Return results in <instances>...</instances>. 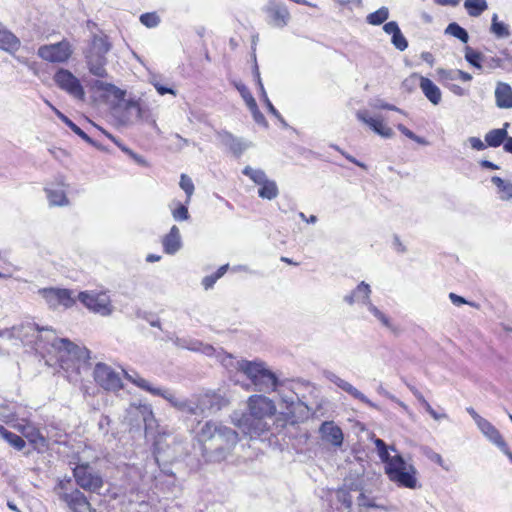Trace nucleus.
I'll return each mask as SVG.
<instances>
[{
    "instance_id": "obj_1",
    "label": "nucleus",
    "mask_w": 512,
    "mask_h": 512,
    "mask_svg": "<svg viewBox=\"0 0 512 512\" xmlns=\"http://www.w3.org/2000/svg\"><path fill=\"white\" fill-rule=\"evenodd\" d=\"M202 444V455L207 462L220 463L228 458L238 443V433L230 427L207 421L196 432Z\"/></svg>"
},
{
    "instance_id": "obj_2",
    "label": "nucleus",
    "mask_w": 512,
    "mask_h": 512,
    "mask_svg": "<svg viewBox=\"0 0 512 512\" xmlns=\"http://www.w3.org/2000/svg\"><path fill=\"white\" fill-rule=\"evenodd\" d=\"M247 412L235 411L231 414V422L251 439L261 436L268 431L269 423L276 413L273 400L264 395H251L247 400Z\"/></svg>"
},
{
    "instance_id": "obj_3",
    "label": "nucleus",
    "mask_w": 512,
    "mask_h": 512,
    "mask_svg": "<svg viewBox=\"0 0 512 512\" xmlns=\"http://www.w3.org/2000/svg\"><path fill=\"white\" fill-rule=\"evenodd\" d=\"M37 349L55 353L63 369L79 370L82 364L90 359V351L82 345L76 344L67 338L57 337L55 331L48 327L39 329Z\"/></svg>"
},
{
    "instance_id": "obj_4",
    "label": "nucleus",
    "mask_w": 512,
    "mask_h": 512,
    "mask_svg": "<svg viewBox=\"0 0 512 512\" xmlns=\"http://www.w3.org/2000/svg\"><path fill=\"white\" fill-rule=\"evenodd\" d=\"M374 443L379 458L385 464V473L390 481L399 487L412 490L420 487L417 478L418 471L413 464L406 462L399 454L391 456L388 450H396L393 446L387 447L383 440L375 439Z\"/></svg>"
},
{
    "instance_id": "obj_5",
    "label": "nucleus",
    "mask_w": 512,
    "mask_h": 512,
    "mask_svg": "<svg viewBox=\"0 0 512 512\" xmlns=\"http://www.w3.org/2000/svg\"><path fill=\"white\" fill-rule=\"evenodd\" d=\"M111 48L112 44L106 35H93L83 50L86 68L91 75L101 79L108 76L106 65Z\"/></svg>"
},
{
    "instance_id": "obj_6",
    "label": "nucleus",
    "mask_w": 512,
    "mask_h": 512,
    "mask_svg": "<svg viewBox=\"0 0 512 512\" xmlns=\"http://www.w3.org/2000/svg\"><path fill=\"white\" fill-rule=\"evenodd\" d=\"M237 371L242 372L260 392L275 391L279 383L277 376L262 361H238Z\"/></svg>"
},
{
    "instance_id": "obj_7",
    "label": "nucleus",
    "mask_w": 512,
    "mask_h": 512,
    "mask_svg": "<svg viewBox=\"0 0 512 512\" xmlns=\"http://www.w3.org/2000/svg\"><path fill=\"white\" fill-rule=\"evenodd\" d=\"M56 87L76 101H85L86 92L81 80L69 69L59 67L53 74Z\"/></svg>"
},
{
    "instance_id": "obj_8",
    "label": "nucleus",
    "mask_w": 512,
    "mask_h": 512,
    "mask_svg": "<svg viewBox=\"0 0 512 512\" xmlns=\"http://www.w3.org/2000/svg\"><path fill=\"white\" fill-rule=\"evenodd\" d=\"M77 299L91 312L101 316H109L114 308L108 291L86 290L78 294Z\"/></svg>"
},
{
    "instance_id": "obj_9",
    "label": "nucleus",
    "mask_w": 512,
    "mask_h": 512,
    "mask_svg": "<svg viewBox=\"0 0 512 512\" xmlns=\"http://www.w3.org/2000/svg\"><path fill=\"white\" fill-rule=\"evenodd\" d=\"M189 405L192 406L189 414L205 415L219 411L227 405V400L219 393L208 391L189 398Z\"/></svg>"
},
{
    "instance_id": "obj_10",
    "label": "nucleus",
    "mask_w": 512,
    "mask_h": 512,
    "mask_svg": "<svg viewBox=\"0 0 512 512\" xmlns=\"http://www.w3.org/2000/svg\"><path fill=\"white\" fill-rule=\"evenodd\" d=\"M73 52L72 44L64 39L57 43L41 45L37 50V55L46 62L64 64L69 61Z\"/></svg>"
},
{
    "instance_id": "obj_11",
    "label": "nucleus",
    "mask_w": 512,
    "mask_h": 512,
    "mask_svg": "<svg viewBox=\"0 0 512 512\" xmlns=\"http://www.w3.org/2000/svg\"><path fill=\"white\" fill-rule=\"evenodd\" d=\"M69 184L63 175H57L47 181L44 185V192L50 207H67L70 200L67 196Z\"/></svg>"
},
{
    "instance_id": "obj_12",
    "label": "nucleus",
    "mask_w": 512,
    "mask_h": 512,
    "mask_svg": "<svg viewBox=\"0 0 512 512\" xmlns=\"http://www.w3.org/2000/svg\"><path fill=\"white\" fill-rule=\"evenodd\" d=\"M125 420L132 426L144 423L145 429H152L156 423L152 408L147 403L132 402L126 409Z\"/></svg>"
},
{
    "instance_id": "obj_13",
    "label": "nucleus",
    "mask_w": 512,
    "mask_h": 512,
    "mask_svg": "<svg viewBox=\"0 0 512 512\" xmlns=\"http://www.w3.org/2000/svg\"><path fill=\"white\" fill-rule=\"evenodd\" d=\"M93 377L104 390L115 392L123 387L119 373L105 363L99 362L95 365Z\"/></svg>"
},
{
    "instance_id": "obj_14",
    "label": "nucleus",
    "mask_w": 512,
    "mask_h": 512,
    "mask_svg": "<svg viewBox=\"0 0 512 512\" xmlns=\"http://www.w3.org/2000/svg\"><path fill=\"white\" fill-rule=\"evenodd\" d=\"M73 475L77 484L84 490L96 492L103 486L101 476L94 472L87 462L76 465Z\"/></svg>"
},
{
    "instance_id": "obj_15",
    "label": "nucleus",
    "mask_w": 512,
    "mask_h": 512,
    "mask_svg": "<svg viewBox=\"0 0 512 512\" xmlns=\"http://www.w3.org/2000/svg\"><path fill=\"white\" fill-rule=\"evenodd\" d=\"M39 294L43 297L48 306L53 309L59 306L70 308L76 302L72 291L69 289L43 288L39 290Z\"/></svg>"
},
{
    "instance_id": "obj_16",
    "label": "nucleus",
    "mask_w": 512,
    "mask_h": 512,
    "mask_svg": "<svg viewBox=\"0 0 512 512\" xmlns=\"http://www.w3.org/2000/svg\"><path fill=\"white\" fill-rule=\"evenodd\" d=\"M356 118L383 138H392L394 136L392 128L385 124L381 116L373 117L368 110L361 109L356 112Z\"/></svg>"
},
{
    "instance_id": "obj_17",
    "label": "nucleus",
    "mask_w": 512,
    "mask_h": 512,
    "mask_svg": "<svg viewBox=\"0 0 512 512\" xmlns=\"http://www.w3.org/2000/svg\"><path fill=\"white\" fill-rule=\"evenodd\" d=\"M264 12L267 14V23L279 29L284 28L291 18L288 8L282 3L270 2Z\"/></svg>"
},
{
    "instance_id": "obj_18",
    "label": "nucleus",
    "mask_w": 512,
    "mask_h": 512,
    "mask_svg": "<svg viewBox=\"0 0 512 512\" xmlns=\"http://www.w3.org/2000/svg\"><path fill=\"white\" fill-rule=\"evenodd\" d=\"M419 82V86L425 95V97L433 104L438 105L442 100V93L440 88L433 83L429 78L421 76L417 73H413L407 79L404 80L406 85L408 82Z\"/></svg>"
},
{
    "instance_id": "obj_19",
    "label": "nucleus",
    "mask_w": 512,
    "mask_h": 512,
    "mask_svg": "<svg viewBox=\"0 0 512 512\" xmlns=\"http://www.w3.org/2000/svg\"><path fill=\"white\" fill-rule=\"evenodd\" d=\"M324 377L328 381H330L331 383L335 384L337 387L342 389L343 391L347 392L349 395H351L355 399L361 401L362 403L368 405L369 407L378 408L377 405L375 403H373L372 401H370L362 392H360L352 384H350L346 380L342 379L334 372L325 371Z\"/></svg>"
},
{
    "instance_id": "obj_20",
    "label": "nucleus",
    "mask_w": 512,
    "mask_h": 512,
    "mask_svg": "<svg viewBox=\"0 0 512 512\" xmlns=\"http://www.w3.org/2000/svg\"><path fill=\"white\" fill-rule=\"evenodd\" d=\"M146 112L147 110L142 107L139 100H127L123 104V112L120 117V121L125 125L133 124L144 119Z\"/></svg>"
},
{
    "instance_id": "obj_21",
    "label": "nucleus",
    "mask_w": 512,
    "mask_h": 512,
    "mask_svg": "<svg viewBox=\"0 0 512 512\" xmlns=\"http://www.w3.org/2000/svg\"><path fill=\"white\" fill-rule=\"evenodd\" d=\"M371 293L370 285L362 281L349 294L345 295L343 300L350 306L360 304L366 307L371 302Z\"/></svg>"
},
{
    "instance_id": "obj_22",
    "label": "nucleus",
    "mask_w": 512,
    "mask_h": 512,
    "mask_svg": "<svg viewBox=\"0 0 512 512\" xmlns=\"http://www.w3.org/2000/svg\"><path fill=\"white\" fill-rule=\"evenodd\" d=\"M321 438L335 447H340L343 443V432L341 428L333 421H325L319 428Z\"/></svg>"
},
{
    "instance_id": "obj_23",
    "label": "nucleus",
    "mask_w": 512,
    "mask_h": 512,
    "mask_svg": "<svg viewBox=\"0 0 512 512\" xmlns=\"http://www.w3.org/2000/svg\"><path fill=\"white\" fill-rule=\"evenodd\" d=\"M61 499L74 512H91V506L82 492L75 489L71 493H64Z\"/></svg>"
},
{
    "instance_id": "obj_24",
    "label": "nucleus",
    "mask_w": 512,
    "mask_h": 512,
    "mask_svg": "<svg viewBox=\"0 0 512 512\" xmlns=\"http://www.w3.org/2000/svg\"><path fill=\"white\" fill-rule=\"evenodd\" d=\"M481 433L499 449H506V442L503 439L499 430L487 419L480 421L477 425Z\"/></svg>"
},
{
    "instance_id": "obj_25",
    "label": "nucleus",
    "mask_w": 512,
    "mask_h": 512,
    "mask_svg": "<svg viewBox=\"0 0 512 512\" xmlns=\"http://www.w3.org/2000/svg\"><path fill=\"white\" fill-rule=\"evenodd\" d=\"M162 246L163 250L166 254L174 255L177 253L182 247V239L180 230L176 225H173L169 231L162 238Z\"/></svg>"
},
{
    "instance_id": "obj_26",
    "label": "nucleus",
    "mask_w": 512,
    "mask_h": 512,
    "mask_svg": "<svg viewBox=\"0 0 512 512\" xmlns=\"http://www.w3.org/2000/svg\"><path fill=\"white\" fill-rule=\"evenodd\" d=\"M151 394L156 396H161L165 400H167L173 407L177 408L178 410L182 412L188 413L189 410H191V405H189V399H180L175 396L173 392L167 389L162 388H155L153 387Z\"/></svg>"
},
{
    "instance_id": "obj_27",
    "label": "nucleus",
    "mask_w": 512,
    "mask_h": 512,
    "mask_svg": "<svg viewBox=\"0 0 512 512\" xmlns=\"http://www.w3.org/2000/svg\"><path fill=\"white\" fill-rule=\"evenodd\" d=\"M494 95L497 107L501 109L512 108V88L508 83L497 82Z\"/></svg>"
},
{
    "instance_id": "obj_28",
    "label": "nucleus",
    "mask_w": 512,
    "mask_h": 512,
    "mask_svg": "<svg viewBox=\"0 0 512 512\" xmlns=\"http://www.w3.org/2000/svg\"><path fill=\"white\" fill-rule=\"evenodd\" d=\"M39 329H41L39 326L35 324H23L18 327H13L11 329H0V338L5 339H13V338H20L21 340H24L23 337L29 332V331H36L39 334Z\"/></svg>"
},
{
    "instance_id": "obj_29",
    "label": "nucleus",
    "mask_w": 512,
    "mask_h": 512,
    "mask_svg": "<svg viewBox=\"0 0 512 512\" xmlns=\"http://www.w3.org/2000/svg\"><path fill=\"white\" fill-rule=\"evenodd\" d=\"M21 46V42L18 37H16L11 31H9L6 27L3 28L0 34V49L14 54L19 50Z\"/></svg>"
},
{
    "instance_id": "obj_30",
    "label": "nucleus",
    "mask_w": 512,
    "mask_h": 512,
    "mask_svg": "<svg viewBox=\"0 0 512 512\" xmlns=\"http://www.w3.org/2000/svg\"><path fill=\"white\" fill-rule=\"evenodd\" d=\"M21 46V42L18 37H16L11 31H9L6 27L3 28L0 34V49L14 54L19 50Z\"/></svg>"
},
{
    "instance_id": "obj_31",
    "label": "nucleus",
    "mask_w": 512,
    "mask_h": 512,
    "mask_svg": "<svg viewBox=\"0 0 512 512\" xmlns=\"http://www.w3.org/2000/svg\"><path fill=\"white\" fill-rule=\"evenodd\" d=\"M21 46V42L18 37H16L11 31H9L6 27L3 28L0 34V49L14 54L19 50Z\"/></svg>"
},
{
    "instance_id": "obj_32",
    "label": "nucleus",
    "mask_w": 512,
    "mask_h": 512,
    "mask_svg": "<svg viewBox=\"0 0 512 512\" xmlns=\"http://www.w3.org/2000/svg\"><path fill=\"white\" fill-rule=\"evenodd\" d=\"M91 87L96 91L103 92L106 95L113 96L117 100H122L125 96V91L121 90L114 84L102 81L100 79L93 80L91 82Z\"/></svg>"
},
{
    "instance_id": "obj_33",
    "label": "nucleus",
    "mask_w": 512,
    "mask_h": 512,
    "mask_svg": "<svg viewBox=\"0 0 512 512\" xmlns=\"http://www.w3.org/2000/svg\"><path fill=\"white\" fill-rule=\"evenodd\" d=\"M17 429L22 435L28 439V441L35 445H45V438L40 434L39 430L32 424L18 425Z\"/></svg>"
},
{
    "instance_id": "obj_34",
    "label": "nucleus",
    "mask_w": 512,
    "mask_h": 512,
    "mask_svg": "<svg viewBox=\"0 0 512 512\" xmlns=\"http://www.w3.org/2000/svg\"><path fill=\"white\" fill-rule=\"evenodd\" d=\"M490 32L497 39H504L511 36L509 25L499 21L498 14L494 13L491 17Z\"/></svg>"
},
{
    "instance_id": "obj_35",
    "label": "nucleus",
    "mask_w": 512,
    "mask_h": 512,
    "mask_svg": "<svg viewBox=\"0 0 512 512\" xmlns=\"http://www.w3.org/2000/svg\"><path fill=\"white\" fill-rule=\"evenodd\" d=\"M491 182L497 187V193L501 200L509 201L512 199V182L498 176H493Z\"/></svg>"
},
{
    "instance_id": "obj_36",
    "label": "nucleus",
    "mask_w": 512,
    "mask_h": 512,
    "mask_svg": "<svg viewBox=\"0 0 512 512\" xmlns=\"http://www.w3.org/2000/svg\"><path fill=\"white\" fill-rule=\"evenodd\" d=\"M256 78H257V84H258L259 91H260V97L263 100V102L265 103L268 111L273 116H275L284 126H287V123L285 122V120L282 118L280 113L277 111V109L273 106V104L271 103L270 99L268 98V95L266 93V90L264 88V85L262 83V80L260 78V74H259L258 71H256Z\"/></svg>"
},
{
    "instance_id": "obj_37",
    "label": "nucleus",
    "mask_w": 512,
    "mask_h": 512,
    "mask_svg": "<svg viewBox=\"0 0 512 512\" xmlns=\"http://www.w3.org/2000/svg\"><path fill=\"white\" fill-rule=\"evenodd\" d=\"M508 125L509 124L506 123L504 128L490 130L485 135V141H486L487 145L490 147L500 146L506 139V136H507L506 127Z\"/></svg>"
},
{
    "instance_id": "obj_38",
    "label": "nucleus",
    "mask_w": 512,
    "mask_h": 512,
    "mask_svg": "<svg viewBox=\"0 0 512 512\" xmlns=\"http://www.w3.org/2000/svg\"><path fill=\"white\" fill-rule=\"evenodd\" d=\"M0 437L8 442L13 448L21 451L26 443L19 435L8 431L4 426L0 425Z\"/></svg>"
},
{
    "instance_id": "obj_39",
    "label": "nucleus",
    "mask_w": 512,
    "mask_h": 512,
    "mask_svg": "<svg viewBox=\"0 0 512 512\" xmlns=\"http://www.w3.org/2000/svg\"><path fill=\"white\" fill-rule=\"evenodd\" d=\"M464 8L471 17L480 16L488 8L486 0H465Z\"/></svg>"
},
{
    "instance_id": "obj_40",
    "label": "nucleus",
    "mask_w": 512,
    "mask_h": 512,
    "mask_svg": "<svg viewBox=\"0 0 512 512\" xmlns=\"http://www.w3.org/2000/svg\"><path fill=\"white\" fill-rule=\"evenodd\" d=\"M260 186L261 187L258 190V195L263 199L272 200L275 199L279 194L276 182L273 180L268 179Z\"/></svg>"
},
{
    "instance_id": "obj_41",
    "label": "nucleus",
    "mask_w": 512,
    "mask_h": 512,
    "mask_svg": "<svg viewBox=\"0 0 512 512\" xmlns=\"http://www.w3.org/2000/svg\"><path fill=\"white\" fill-rule=\"evenodd\" d=\"M123 373L124 377L128 381H130L140 389H143L149 393L151 392L153 386L146 379L142 378L137 372L123 370Z\"/></svg>"
},
{
    "instance_id": "obj_42",
    "label": "nucleus",
    "mask_w": 512,
    "mask_h": 512,
    "mask_svg": "<svg viewBox=\"0 0 512 512\" xmlns=\"http://www.w3.org/2000/svg\"><path fill=\"white\" fill-rule=\"evenodd\" d=\"M389 17V9L385 6L379 8L375 12H372L367 15L366 21L370 25H381L383 24Z\"/></svg>"
},
{
    "instance_id": "obj_43",
    "label": "nucleus",
    "mask_w": 512,
    "mask_h": 512,
    "mask_svg": "<svg viewBox=\"0 0 512 512\" xmlns=\"http://www.w3.org/2000/svg\"><path fill=\"white\" fill-rule=\"evenodd\" d=\"M444 33L446 35H450V36H453V37L459 39L463 43H467L469 40L468 32L464 28H462L459 24H457L456 22L450 23L446 27Z\"/></svg>"
},
{
    "instance_id": "obj_44",
    "label": "nucleus",
    "mask_w": 512,
    "mask_h": 512,
    "mask_svg": "<svg viewBox=\"0 0 512 512\" xmlns=\"http://www.w3.org/2000/svg\"><path fill=\"white\" fill-rule=\"evenodd\" d=\"M367 310L386 328L393 329L391 319L382 312L372 301L366 306Z\"/></svg>"
},
{
    "instance_id": "obj_45",
    "label": "nucleus",
    "mask_w": 512,
    "mask_h": 512,
    "mask_svg": "<svg viewBox=\"0 0 512 512\" xmlns=\"http://www.w3.org/2000/svg\"><path fill=\"white\" fill-rule=\"evenodd\" d=\"M243 174L248 176L254 183H256L258 185H262L263 183H265L268 180V178L263 170L254 169L250 166H246L243 169Z\"/></svg>"
},
{
    "instance_id": "obj_46",
    "label": "nucleus",
    "mask_w": 512,
    "mask_h": 512,
    "mask_svg": "<svg viewBox=\"0 0 512 512\" xmlns=\"http://www.w3.org/2000/svg\"><path fill=\"white\" fill-rule=\"evenodd\" d=\"M175 346L190 351H198L201 348V342L191 338H176L174 341Z\"/></svg>"
},
{
    "instance_id": "obj_47",
    "label": "nucleus",
    "mask_w": 512,
    "mask_h": 512,
    "mask_svg": "<svg viewBox=\"0 0 512 512\" xmlns=\"http://www.w3.org/2000/svg\"><path fill=\"white\" fill-rule=\"evenodd\" d=\"M148 81L151 85L154 86V88L160 95L171 94L173 96H176V91L173 88L166 87L161 83L160 76L156 74H151L149 76Z\"/></svg>"
},
{
    "instance_id": "obj_48",
    "label": "nucleus",
    "mask_w": 512,
    "mask_h": 512,
    "mask_svg": "<svg viewBox=\"0 0 512 512\" xmlns=\"http://www.w3.org/2000/svg\"><path fill=\"white\" fill-rule=\"evenodd\" d=\"M465 59L466 61L477 69H482L481 61L483 55L480 52L473 50L471 47L465 48Z\"/></svg>"
},
{
    "instance_id": "obj_49",
    "label": "nucleus",
    "mask_w": 512,
    "mask_h": 512,
    "mask_svg": "<svg viewBox=\"0 0 512 512\" xmlns=\"http://www.w3.org/2000/svg\"><path fill=\"white\" fill-rule=\"evenodd\" d=\"M179 185L187 196L186 204H188L190 202L191 196L194 193V183L189 176H187L186 174H182L180 177Z\"/></svg>"
},
{
    "instance_id": "obj_50",
    "label": "nucleus",
    "mask_w": 512,
    "mask_h": 512,
    "mask_svg": "<svg viewBox=\"0 0 512 512\" xmlns=\"http://www.w3.org/2000/svg\"><path fill=\"white\" fill-rule=\"evenodd\" d=\"M422 453L432 462L438 464L440 467H442L444 470L449 471V467L445 464V461L443 460L442 456L433 451L429 447H423Z\"/></svg>"
},
{
    "instance_id": "obj_51",
    "label": "nucleus",
    "mask_w": 512,
    "mask_h": 512,
    "mask_svg": "<svg viewBox=\"0 0 512 512\" xmlns=\"http://www.w3.org/2000/svg\"><path fill=\"white\" fill-rule=\"evenodd\" d=\"M336 497L343 507V511L341 512H351L352 498L349 492L344 489H340L336 492Z\"/></svg>"
},
{
    "instance_id": "obj_52",
    "label": "nucleus",
    "mask_w": 512,
    "mask_h": 512,
    "mask_svg": "<svg viewBox=\"0 0 512 512\" xmlns=\"http://www.w3.org/2000/svg\"><path fill=\"white\" fill-rule=\"evenodd\" d=\"M397 129L403 134L405 135L407 138L415 141L416 143L420 144V145H428V141L423 138V137H420L418 135H416L414 132H412L411 130H409L406 126L402 125V124H398L397 125Z\"/></svg>"
},
{
    "instance_id": "obj_53",
    "label": "nucleus",
    "mask_w": 512,
    "mask_h": 512,
    "mask_svg": "<svg viewBox=\"0 0 512 512\" xmlns=\"http://www.w3.org/2000/svg\"><path fill=\"white\" fill-rule=\"evenodd\" d=\"M235 87L239 91L241 97L243 98L248 108L256 103L254 97L252 96L246 85H244L243 83H237L235 84Z\"/></svg>"
},
{
    "instance_id": "obj_54",
    "label": "nucleus",
    "mask_w": 512,
    "mask_h": 512,
    "mask_svg": "<svg viewBox=\"0 0 512 512\" xmlns=\"http://www.w3.org/2000/svg\"><path fill=\"white\" fill-rule=\"evenodd\" d=\"M140 22L148 28H154L160 23V18L156 13H145L140 16Z\"/></svg>"
},
{
    "instance_id": "obj_55",
    "label": "nucleus",
    "mask_w": 512,
    "mask_h": 512,
    "mask_svg": "<svg viewBox=\"0 0 512 512\" xmlns=\"http://www.w3.org/2000/svg\"><path fill=\"white\" fill-rule=\"evenodd\" d=\"M172 216L175 221H185L189 219L188 208L185 204H179L178 207L172 209Z\"/></svg>"
},
{
    "instance_id": "obj_56",
    "label": "nucleus",
    "mask_w": 512,
    "mask_h": 512,
    "mask_svg": "<svg viewBox=\"0 0 512 512\" xmlns=\"http://www.w3.org/2000/svg\"><path fill=\"white\" fill-rule=\"evenodd\" d=\"M391 42L400 51H404L408 47V41L401 30L391 37Z\"/></svg>"
},
{
    "instance_id": "obj_57",
    "label": "nucleus",
    "mask_w": 512,
    "mask_h": 512,
    "mask_svg": "<svg viewBox=\"0 0 512 512\" xmlns=\"http://www.w3.org/2000/svg\"><path fill=\"white\" fill-rule=\"evenodd\" d=\"M370 106L374 109H385L396 111L399 113H404L400 108L396 107L395 105L389 104L381 99L374 100L373 102L370 103Z\"/></svg>"
},
{
    "instance_id": "obj_58",
    "label": "nucleus",
    "mask_w": 512,
    "mask_h": 512,
    "mask_svg": "<svg viewBox=\"0 0 512 512\" xmlns=\"http://www.w3.org/2000/svg\"><path fill=\"white\" fill-rule=\"evenodd\" d=\"M249 110L251 111L253 119L256 123H258L260 125L267 126V121H266L264 115L258 109L257 103L250 106Z\"/></svg>"
},
{
    "instance_id": "obj_59",
    "label": "nucleus",
    "mask_w": 512,
    "mask_h": 512,
    "mask_svg": "<svg viewBox=\"0 0 512 512\" xmlns=\"http://www.w3.org/2000/svg\"><path fill=\"white\" fill-rule=\"evenodd\" d=\"M70 129L77 134L79 137H81L85 142L88 144L98 147L97 143L92 140L80 127H78L75 123L72 124Z\"/></svg>"
},
{
    "instance_id": "obj_60",
    "label": "nucleus",
    "mask_w": 512,
    "mask_h": 512,
    "mask_svg": "<svg viewBox=\"0 0 512 512\" xmlns=\"http://www.w3.org/2000/svg\"><path fill=\"white\" fill-rule=\"evenodd\" d=\"M221 362L227 369H236L237 370V362L239 360H235L231 354H222Z\"/></svg>"
},
{
    "instance_id": "obj_61",
    "label": "nucleus",
    "mask_w": 512,
    "mask_h": 512,
    "mask_svg": "<svg viewBox=\"0 0 512 512\" xmlns=\"http://www.w3.org/2000/svg\"><path fill=\"white\" fill-rule=\"evenodd\" d=\"M467 141L474 150L481 151L486 148V144L478 137H469Z\"/></svg>"
},
{
    "instance_id": "obj_62",
    "label": "nucleus",
    "mask_w": 512,
    "mask_h": 512,
    "mask_svg": "<svg viewBox=\"0 0 512 512\" xmlns=\"http://www.w3.org/2000/svg\"><path fill=\"white\" fill-rule=\"evenodd\" d=\"M219 278L215 275H208L202 279V286L205 290L211 289Z\"/></svg>"
},
{
    "instance_id": "obj_63",
    "label": "nucleus",
    "mask_w": 512,
    "mask_h": 512,
    "mask_svg": "<svg viewBox=\"0 0 512 512\" xmlns=\"http://www.w3.org/2000/svg\"><path fill=\"white\" fill-rule=\"evenodd\" d=\"M383 30H384L385 33L393 36L397 32L400 31V28H399L398 24L395 21H391V22H388V23L384 24Z\"/></svg>"
},
{
    "instance_id": "obj_64",
    "label": "nucleus",
    "mask_w": 512,
    "mask_h": 512,
    "mask_svg": "<svg viewBox=\"0 0 512 512\" xmlns=\"http://www.w3.org/2000/svg\"><path fill=\"white\" fill-rule=\"evenodd\" d=\"M486 67L490 70L496 69V68H502L503 67V61L502 59L498 57H491L488 59L485 63Z\"/></svg>"
}]
</instances>
